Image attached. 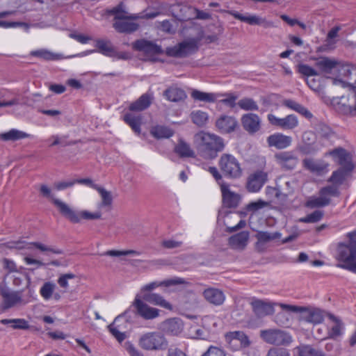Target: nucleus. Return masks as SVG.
I'll return each instance as SVG.
<instances>
[{"label": "nucleus", "mask_w": 356, "mask_h": 356, "mask_svg": "<svg viewBox=\"0 0 356 356\" xmlns=\"http://www.w3.org/2000/svg\"><path fill=\"white\" fill-rule=\"evenodd\" d=\"M31 245L43 252H51L55 254H61L63 253V250L60 249L47 246L40 242H33L31 243Z\"/></svg>", "instance_id": "nucleus-53"}, {"label": "nucleus", "mask_w": 356, "mask_h": 356, "mask_svg": "<svg viewBox=\"0 0 356 356\" xmlns=\"http://www.w3.org/2000/svg\"><path fill=\"white\" fill-rule=\"evenodd\" d=\"M266 181L267 174L263 171H257L250 175L248 179L246 188L249 192H258Z\"/></svg>", "instance_id": "nucleus-18"}, {"label": "nucleus", "mask_w": 356, "mask_h": 356, "mask_svg": "<svg viewBox=\"0 0 356 356\" xmlns=\"http://www.w3.org/2000/svg\"><path fill=\"white\" fill-rule=\"evenodd\" d=\"M140 253L136 250H130L125 251L120 250H108L104 252L102 255H107L111 257H120L122 255H139Z\"/></svg>", "instance_id": "nucleus-57"}, {"label": "nucleus", "mask_w": 356, "mask_h": 356, "mask_svg": "<svg viewBox=\"0 0 356 356\" xmlns=\"http://www.w3.org/2000/svg\"><path fill=\"white\" fill-rule=\"evenodd\" d=\"M74 277H75L74 274L66 273V274L61 275L58 277L57 282H58V284H59V286L66 291L69 287V284H68L69 280L74 279Z\"/></svg>", "instance_id": "nucleus-58"}, {"label": "nucleus", "mask_w": 356, "mask_h": 356, "mask_svg": "<svg viewBox=\"0 0 356 356\" xmlns=\"http://www.w3.org/2000/svg\"><path fill=\"white\" fill-rule=\"evenodd\" d=\"M218 165L226 177L237 179L242 175V168L239 161L230 154H223L219 159Z\"/></svg>", "instance_id": "nucleus-6"}, {"label": "nucleus", "mask_w": 356, "mask_h": 356, "mask_svg": "<svg viewBox=\"0 0 356 356\" xmlns=\"http://www.w3.org/2000/svg\"><path fill=\"white\" fill-rule=\"evenodd\" d=\"M173 134L172 129L164 126H156L151 129V134L156 138H168Z\"/></svg>", "instance_id": "nucleus-45"}, {"label": "nucleus", "mask_w": 356, "mask_h": 356, "mask_svg": "<svg viewBox=\"0 0 356 356\" xmlns=\"http://www.w3.org/2000/svg\"><path fill=\"white\" fill-rule=\"evenodd\" d=\"M190 118L193 123L199 127L206 126L209 121L208 113L200 110L192 111L190 114Z\"/></svg>", "instance_id": "nucleus-41"}, {"label": "nucleus", "mask_w": 356, "mask_h": 356, "mask_svg": "<svg viewBox=\"0 0 356 356\" xmlns=\"http://www.w3.org/2000/svg\"><path fill=\"white\" fill-rule=\"evenodd\" d=\"M222 193V204L227 208H236L238 206L241 197L239 194L230 190L229 184L222 182L220 184Z\"/></svg>", "instance_id": "nucleus-14"}, {"label": "nucleus", "mask_w": 356, "mask_h": 356, "mask_svg": "<svg viewBox=\"0 0 356 356\" xmlns=\"http://www.w3.org/2000/svg\"><path fill=\"white\" fill-rule=\"evenodd\" d=\"M56 289V284L51 282H45L40 288V293L44 300H49Z\"/></svg>", "instance_id": "nucleus-50"}, {"label": "nucleus", "mask_w": 356, "mask_h": 356, "mask_svg": "<svg viewBox=\"0 0 356 356\" xmlns=\"http://www.w3.org/2000/svg\"><path fill=\"white\" fill-rule=\"evenodd\" d=\"M21 301V298L15 293L3 294V302L6 308H10Z\"/></svg>", "instance_id": "nucleus-52"}, {"label": "nucleus", "mask_w": 356, "mask_h": 356, "mask_svg": "<svg viewBox=\"0 0 356 356\" xmlns=\"http://www.w3.org/2000/svg\"><path fill=\"white\" fill-rule=\"evenodd\" d=\"M352 170H347L346 168H340L337 170L334 171L329 178L328 181L332 182L337 188V186L342 184L346 176Z\"/></svg>", "instance_id": "nucleus-42"}, {"label": "nucleus", "mask_w": 356, "mask_h": 356, "mask_svg": "<svg viewBox=\"0 0 356 356\" xmlns=\"http://www.w3.org/2000/svg\"><path fill=\"white\" fill-rule=\"evenodd\" d=\"M1 323L10 324L13 329L27 330L29 327L28 322L24 318L2 319Z\"/></svg>", "instance_id": "nucleus-47"}, {"label": "nucleus", "mask_w": 356, "mask_h": 356, "mask_svg": "<svg viewBox=\"0 0 356 356\" xmlns=\"http://www.w3.org/2000/svg\"><path fill=\"white\" fill-rule=\"evenodd\" d=\"M191 96L195 100L204 102H214L218 97V95L214 93L204 92L198 90H193Z\"/></svg>", "instance_id": "nucleus-43"}, {"label": "nucleus", "mask_w": 356, "mask_h": 356, "mask_svg": "<svg viewBox=\"0 0 356 356\" xmlns=\"http://www.w3.org/2000/svg\"><path fill=\"white\" fill-rule=\"evenodd\" d=\"M202 296L208 302L216 306L222 305L225 300L223 291L217 288L209 287L204 289Z\"/></svg>", "instance_id": "nucleus-20"}, {"label": "nucleus", "mask_w": 356, "mask_h": 356, "mask_svg": "<svg viewBox=\"0 0 356 356\" xmlns=\"http://www.w3.org/2000/svg\"><path fill=\"white\" fill-rule=\"evenodd\" d=\"M164 96L168 100L174 102L184 100L186 97V95L184 90L179 88L174 87L170 88L165 90Z\"/></svg>", "instance_id": "nucleus-38"}, {"label": "nucleus", "mask_w": 356, "mask_h": 356, "mask_svg": "<svg viewBox=\"0 0 356 356\" xmlns=\"http://www.w3.org/2000/svg\"><path fill=\"white\" fill-rule=\"evenodd\" d=\"M152 97L149 94L142 95L136 101L131 103L129 107L131 111L140 112L147 109L152 104Z\"/></svg>", "instance_id": "nucleus-27"}, {"label": "nucleus", "mask_w": 356, "mask_h": 356, "mask_svg": "<svg viewBox=\"0 0 356 356\" xmlns=\"http://www.w3.org/2000/svg\"><path fill=\"white\" fill-rule=\"evenodd\" d=\"M259 336L266 343L275 346H289L293 341L289 332L280 329L262 330Z\"/></svg>", "instance_id": "nucleus-7"}, {"label": "nucleus", "mask_w": 356, "mask_h": 356, "mask_svg": "<svg viewBox=\"0 0 356 356\" xmlns=\"http://www.w3.org/2000/svg\"><path fill=\"white\" fill-rule=\"evenodd\" d=\"M133 49L143 51L147 54H159L162 53L161 48L152 42L145 40H138L132 44Z\"/></svg>", "instance_id": "nucleus-23"}, {"label": "nucleus", "mask_w": 356, "mask_h": 356, "mask_svg": "<svg viewBox=\"0 0 356 356\" xmlns=\"http://www.w3.org/2000/svg\"><path fill=\"white\" fill-rule=\"evenodd\" d=\"M143 296L144 300L150 304L159 306L168 310L172 309V305L160 294L155 293H145Z\"/></svg>", "instance_id": "nucleus-26"}, {"label": "nucleus", "mask_w": 356, "mask_h": 356, "mask_svg": "<svg viewBox=\"0 0 356 356\" xmlns=\"http://www.w3.org/2000/svg\"><path fill=\"white\" fill-rule=\"evenodd\" d=\"M345 64H341L339 61H338L336 59L330 58L328 57H322L320 58L316 62V66L321 70L322 72L324 73H330L332 70L337 67V66H341L343 67V65ZM343 70V68H342ZM344 72V74L347 75V72Z\"/></svg>", "instance_id": "nucleus-24"}, {"label": "nucleus", "mask_w": 356, "mask_h": 356, "mask_svg": "<svg viewBox=\"0 0 356 356\" xmlns=\"http://www.w3.org/2000/svg\"><path fill=\"white\" fill-rule=\"evenodd\" d=\"M249 234L248 232H241L229 238V244L234 249H243L248 241Z\"/></svg>", "instance_id": "nucleus-28"}, {"label": "nucleus", "mask_w": 356, "mask_h": 356, "mask_svg": "<svg viewBox=\"0 0 356 356\" xmlns=\"http://www.w3.org/2000/svg\"><path fill=\"white\" fill-rule=\"evenodd\" d=\"M56 204L60 207L61 215L72 223H80L82 219L97 220L102 218V213L100 211L94 213L86 210L77 211L72 209L64 202L56 201Z\"/></svg>", "instance_id": "nucleus-3"}, {"label": "nucleus", "mask_w": 356, "mask_h": 356, "mask_svg": "<svg viewBox=\"0 0 356 356\" xmlns=\"http://www.w3.org/2000/svg\"><path fill=\"white\" fill-rule=\"evenodd\" d=\"M227 96V98L221 100V102L230 108H233L237 105V102L236 100L238 99V97L233 94L226 95Z\"/></svg>", "instance_id": "nucleus-64"}, {"label": "nucleus", "mask_w": 356, "mask_h": 356, "mask_svg": "<svg viewBox=\"0 0 356 356\" xmlns=\"http://www.w3.org/2000/svg\"><path fill=\"white\" fill-rule=\"evenodd\" d=\"M226 341L231 343L234 340H238L242 347H248L250 344L248 337L242 331H234L226 333Z\"/></svg>", "instance_id": "nucleus-34"}, {"label": "nucleus", "mask_w": 356, "mask_h": 356, "mask_svg": "<svg viewBox=\"0 0 356 356\" xmlns=\"http://www.w3.org/2000/svg\"><path fill=\"white\" fill-rule=\"evenodd\" d=\"M164 330L172 335H177L183 329L182 323L177 318H170L164 322Z\"/></svg>", "instance_id": "nucleus-37"}, {"label": "nucleus", "mask_w": 356, "mask_h": 356, "mask_svg": "<svg viewBox=\"0 0 356 356\" xmlns=\"http://www.w3.org/2000/svg\"><path fill=\"white\" fill-rule=\"evenodd\" d=\"M40 192L41 195L47 198H49L51 200L53 204L58 208L60 211V207L56 204V201L62 202L60 200L55 198L54 195L51 193V190L49 187H48L45 184H42L40 186Z\"/></svg>", "instance_id": "nucleus-54"}, {"label": "nucleus", "mask_w": 356, "mask_h": 356, "mask_svg": "<svg viewBox=\"0 0 356 356\" xmlns=\"http://www.w3.org/2000/svg\"><path fill=\"white\" fill-rule=\"evenodd\" d=\"M348 243H340L337 248V259L341 261L337 266L356 274V232L347 234Z\"/></svg>", "instance_id": "nucleus-2"}, {"label": "nucleus", "mask_w": 356, "mask_h": 356, "mask_svg": "<svg viewBox=\"0 0 356 356\" xmlns=\"http://www.w3.org/2000/svg\"><path fill=\"white\" fill-rule=\"evenodd\" d=\"M95 46L97 50H92L90 51V53L97 51L109 57L116 55V51L109 40H97Z\"/></svg>", "instance_id": "nucleus-29"}, {"label": "nucleus", "mask_w": 356, "mask_h": 356, "mask_svg": "<svg viewBox=\"0 0 356 356\" xmlns=\"http://www.w3.org/2000/svg\"><path fill=\"white\" fill-rule=\"evenodd\" d=\"M31 55L40 58L45 60H55L59 59V56L47 49L32 51Z\"/></svg>", "instance_id": "nucleus-48"}, {"label": "nucleus", "mask_w": 356, "mask_h": 356, "mask_svg": "<svg viewBox=\"0 0 356 356\" xmlns=\"http://www.w3.org/2000/svg\"><path fill=\"white\" fill-rule=\"evenodd\" d=\"M280 304H277V305L280 306ZM276 305L277 303H272L257 298H253L250 302L253 312L259 318L273 314L275 312L274 305Z\"/></svg>", "instance_id": "nucleus-15"}, {"label": "nucleus", "mask_w": 356, "mask_h": 356, "mask_svg": "<svg viewBox=\"0 0 356 356\" xmlns=\"http://www.w3.org/2000/svg\"><path fill=\"white\" fill-rule=\"evenodd\" d=\"M241 120L243 129L250 134H254L260 129L261 119L255 113L244 114Z\"/></svg>", "instance_id": "nucleus-19"}, {"label": "nucleus", "mask_w": 356, "mask_h": 356, "mask_svg": "<svg viewBox=\"0 0 356 356\" xmlns=\"http://www.w3.org/2000/svg\"><path fill=\"white\" fill-rule=\"evenodd\" d=\"M138 24L129 21H115L113 27L119 33H131L138 29Z\"/></svg>", "instance_id": "nucleus-40"}, {"label": "nucleus", "mask_w": 356, "mask_h": 356, "mask_svg": "<svg viewBox=\"0 0 356 356\" xmlns=\"http://www.w3.org/2000/svg\"><path fill=\"white\" fill-rule=\"evenodd\" d=\"M198 49L197 41L195 39L185 40L168 51V54L176 57H186L195 53Z\"/></svg>", "instance_id": "nucleus-12"}, {"label": "nucleus", "mask_w": 356, "mask_h": 356, "mask_svg": "<svg viewBox=\"0 0 356 356\" xmlns=\"http://www.w3.org/2000/svg\"><path fill=\"white\" fill-rule=\"evenodd\" d=\"M124 122L138 134L140 133L142 117L140 115L128 113L124 115Z\"/></svg>", "instance_id": "nucleus-39"}, {"label": "nucleus", "mask_w": 356, "mask_h": 356, "mask_svg": "<svg viewBox=\"0 0 356 356\" xmlns=\"http://www.w3.org/2000/svg\"><path fill=\"white\" fill-rule=\"evenodd\" d=\"M193 143L200 154L208 159H215L225 147L224 140L221 137L204 131L194 135Z\"/></svg>", "instance_id": "nucleus-1"}, {"label": "nucleus", "mask_w": 356, "mask_h": 356, "mask_svg": "<svg viewBox=\"0 0 356 356\" xmlns=\"http://www.w3.org/2000/svg\"><path fill=\"white\" fill-rule=\"evenodd\" d=\"M139 346L146 350H162L168 347V341L159 332H149L139 339Z\"/></svg>", "instance_id": "nucleus-4"}, {"label": "nucleus", "mask_w": 356, "mask_h": 356, "mask_svg": "<svg viewBox=\"0 0 356 356\" xmlns=\"http://www.w3.org/2000/svg\"><path fill=\"white\" fill-rule=\"evenodd\" d=\"M294 350L298 356H326L321 350L307 344H301L296 347Z\"/></svg>", "instance_id": "nucleus-30"}, {"label": "nucleus", "mask_w": 356, "mask_h": 356, "mask_svg": "<svg viewBox=\"0 0 356 356\" xmlns=\"http://www.w3.org/2000/svg\"><path fill=\"white\" fill-rule=\"evenodd\" d=\"M238 106L245 111H259L261 113L265 112V110H259V106L257 102L251 97H243L237 102Z\"/></svg>", "instance_id": "nucleus-33"}, {"label": "nucleus", "mask_w": 356, "mask_h": 356, "mask_svg": "<svg viewBox=\"0 0 356 356\" xmlns=\"http://www.w3.org/2000/svg\"><path fill=\"white\" fill-rule=\"evenodd\" d=\"M280 236V234L277 232L272 234L267 232H259L257 234V237L260 242L266 243L278 238Z\"/></svg>", "instance_id": "nucleus-56"}, {"label": "nucleus", "mask_w": 356, "mask_h": 356, "mask_svg": "<svg viewBox=\"0 0 356 356\" xmlns=\"http://www.w3.org/2000/svg\"><path fill=\"white\" fill-rule=\"evenodd\" d=\"M339 191L334 186L323 187L319 191V196H312L308 198L305 205L310 209L320 208L330 204L331 197H338Z\"/></svg>", "instance_id": "nucleus-5"}, {"label": "nucleus", "mask_w": 356, "mask_h": 356, "mask_svg": "<svg viewBox=\"0 0 356 356\" xmlns=\"http://www.w3.org/2000/svg\"><path fill=\"white\" fill-rule=\"evenodd\" d=\"M266 356H290V354L285 348H271L268 351Z\"/></svg>", "instance_id": "nucleus-63"}, {"label": "nucleus", "mask_w": 356, "mask_h": 356, "mask_svg": "<svg viewBox=\"0 0 356 356\" xmlns=\"http://www.w3.org/2000/svg\"><path fill=\"white\" fill-rule=\"evenodd\" d=\"M97 191L99 193L102 198V202L99 204V207H111L113 202V197L111 192L100 186L98 187Z\"/></svg>", "instance_id": "nucleus-51"}, {"label": "nucleus", "mask_w": 356, "mask_h": 356, "mask_svg": "<svg viewBox=\"0 0 356 356\" xmlns=\"http://www.w3.org/2000/svg\"><path fill=\"white\" fill-rule=\"evenodd\" d=\"M324 212L321 210H316L305 217L299 219V221L305 223H315L319 222L323 217Z\"/></svg>", "instance_id": "nucleus-49"}, {"label": "nucleus", "mask_w": 356, "mask_h": 356, "mask_svg": "<svg viewBox=\"0 0 356 356\" xmlns=\"http://www.w3.org/2000/svg\"><path fill=\"white\" fill-rule=\"evenodd\" d=\"M127 314V312L118 315L114 320V321L108 326V328L110 331V332L115 337V338L119 341L122 342L124 341L126 338V335L124 332H121L120 330V325H118V322L124 318L125 314Z\"/></svg>", "instance_id": "nucleus-32"}, {"label": "nucleus", "mask_w": 356, "mask_h": 356, "mask_svg": "<svg viewBox=\"0 0 356 356\" xmlns=\"http://www.w3.org/2000/svg\"><path fill=\"white\" fill-rule=\"evenodd\" d=\"M202 356H226V355L222 348L211 346Z\"/></svg>", "instance_id": "nucleus-61"}, {"label": "nucleus", "mask_w": 356, "mask_h": 356, "mask_svg": "<svg viewBox=\"0 0 356 356\" xmlns=\"http://www.w3.org/2000/svg\"><path fill=\"white\" fill-rule=\"evenodd\" d=\"M75 184V179L65 180L54 183V187L57 191H63L66 188L72 187Z\"/></svg>", "instance_id": "nucleus-60"}, {"label": "nucleus", "mask_w": 356, "mask_h": 356, "mask_svg": "<svg viewBox=\"0 0 356 356\" xmlns=\"http://www.w3.org/2000/svg\"><path fill=\"white\" fill-rule=\"evenodd\" d=\"M328 317L334 325L328 330V336L326 338L335 339L341 336L344 327L342 321L332 314H328Z\"/></svg>", "instance_id": "nucleus-31"}, {"label": "nucleus", "mask_w": 356, "mask_h": 356, "mask_svg": "<svg viewBox=\"0 0 356 356\" xmlns=\"http://www.w3.org/2000/svg\"><path fill=\"white\" fill-rule=\"evenodd\" d=\"M188 284V282H186L184 278L175 277L162 282H152L149 284H147L145 286H143L141 288V292L145 291H151L154 290V289L165 286H170L174 285H179V284Z\"/></svg>", "instance_id": "nucleus-21"}, {"label": "nucleus", "mask_w": 356, "mask_h": 356, "mask_svg": "<svg viewBox=\"0 0 356 356\" xmlns=\"http://www.w3.org/2000/svg\"><path fill=\"white\" fill-rule=\"evenodd\" d=\"M269 205V202H265L261 199L255 202H251L246 206V209L248 211H257Z\"/></svg>", "instance_id": "nucleus-55"}, {"label": "nucleus", "mask_w": 356, "mask_h": 356, "mask_svg": "<svg viewBox=\"0 0 356 356\" xmlns=\"http://www.w3.org/2000/svg\"><path fill=\"white\" fill-rule=\"evenodd\" d=\"M274 156L276 163L284 170H293L298 163V158L293 152H281Z\"/></svg>", "instance_id": "nucleus-16"}, {"label": "nucleus", "mask_w": 356, "mask_h": 356, "mask_svg": "<svg viewBox=\"0 0 356 356\" xmlns=\"http://www.w3.org/2000/svg\"><path fill=\"white\" fill-rule=\"evenodd\" d=\"M237 125L236 118L228 115H222L216 122V127L221 133L232 132Z\"/></svg>", "instance_id": "nucleus-22"}, {"label": "nucleus", "mask_w": 356, "mask_h": 356, "mask_svg": "<svg viewBox=\"0 0 356 356\" xmlns=\"http://www.w3.org/2000/svg\"><path fill=\"white\" fill-rule=\"evenodd\" d=\"M225 12L233 16L235 19L246 22L250 25L261 26L266 29L275 26L273 22L268 21L265 18L256 15H250L248 13L246 15H242L236 10H226Z\"/></svg>", "instance_id": "nucleus-11"}, {"label": "nucleus", "mask_w": 356, "mask_h": 356, "mask_svg": "<svg viewBox=\"0 0 356 356\" xmlns=\"http://www.w3.org/2000/svg\"><path fill=\"white\" fill-rule=\"evenodd\" d=\"M325 156H331L334 162L341 165V168H346L347 170L353 169L350 154L343 147H339L330 150L325 154Z\"/></svg>", "instance_id": "nucleus-10"}, {"label": "nucleus", "mask_w": 356, "mask_h": 356, "mask_svg": "<svg viewBox=\"0 0 356 356\" xmlns=\"http://www.w3.org/2000/svg\"><path fill=\"white\" fill-rule=\"evenodd\" d=\"M315 130L319 137L325 139H330L334 134L332 129L322 122L316 124Z\"/></svg>", "instance_id": "nucleus-46"}, {"label": "nucleus", "mask_w": 356, "mask_h": 356, "mask_svg": "<svg viewBox=\"0 0 356 356\" xmlns=\"http://www.w3.org/2000/svg\"><path fill=\"white\" fill-rule=\"evenodd\" d=\"M175 151L181 157H195L194 151L191 148L190 145L183 140H179L175 148Z\"/></svg>", "instance_id": "nucleus-44"}, {"label": "nucleus", "mask_w": 356, "mask_h": 356, "mask_svg": "<svg viewBox=\"0 0 356 356\" xmlns=\"http://www.w3.org/2000/svg\"><path fill=\"white\" fill-rule=\"evenodd\" d=\"M269 123L282 129H293L298 125V120L296 115H288L285 118H280L273 114H268L267 116Z\"/></svg>", "instance_id": "nucleus-13"}, {"label": "nucleus", "mask_w": 356, "mask_h": 356, "mask_svg": "<svg viewBox=\"0 0 356 356\" xmlns=\"http://www.w3.org/2000/svg\"><path fill=\"white\" fill-rule=\"evenodd\" d=\"M303 166L307 170L316 175H322L327 171L328 164L321 161L312 159H305L302 161Z\"/></svg>", "instance_id": "nucleus-25"}, {"label": "nucleus", "mask_w": 356, "mask_h": 356, "mask_svg": "<svg viewBox=\"0 0 356 356\" xmlns=\"http://www.w3.org/2000/svg\"><path fill=\"white\" fill-rule=\"evenodd\" d=\"M282 105L293 111L298 112V113L301 114L302 115L305 116L307 118H311L312 117V114L310 113V111H309L302 104H299L298 102L293 99H284L282 101Z\"/></svg>", "instance_id": "nucleus-36"}, {"label": "nucleus", "mask_w": 356, "mask_h": 356, "mask_svg": "<svg viewBox=\"0 0 356 356\" xmlns=\"http://www.w3.org/2000/svg\"><path fill=\"white\" fill-rule=\"evenodd\" d=\"M270 147L282 149L289 147L292 143V138L282 133H275L270 135L266 139Z\"/></svg>", "instance_id": "nucleus-17"}, {"label": "nucleus", "mask_w": 356, "mask_h": 356, "mask_svg": "<svg viewBox=\"0 0 356 356\" xmlns=\"http://www.w3.org/2000/svg\"><path fill=\"white\" fill-rule=\"evenodd\" d=\"M29 137L30 134L15 129L0 134V140L3 141H15Z\"/></svg>", "instance_id": "nucleus-35"}, {"label": "nucleus", "mask_w": 356, "mask_h": 356, "mask_svg": "<svg viewBox=\"0 0 356 356\" xmlns=\"http://www.w3.org/2000/svg\"><path fill=\"white\" fill-rule=\"evenodd\" d=\"M298 72L307 76L319 75V73H318L314 68L305 64H300L298 65Z\"/></svg>", "instance_id": "nucleus-59"}, {"label": "nucleus", "mask_w": 356, "mask_h": 356, "mask_svg": "<svg viewBox=\"0 0 356 356\" xmlns=\"http://www.w3.org/2000/svg\"><path fill=\"white\" fill-rule=\"evenodd\" d=\"M135 309V313L144 320H153L160 316L161 310L150 306L144 300L143 296L137 294L131 305Z\"/></svg>", "instance_id": "nucleus-8"}, {"label": "nucleus", "mask_w": 356, "mask_h": 356, "mask_svg": "<svg viewBox=\"0 0 356 356\" xmlns=\"http://www.w3.org/2000/svg\"><path fill=\"white\" fill-rule=\"evenodd\" d=\"M67 136L59 137L57 135H53L49 138L48 140L51 141L50 146H55L58 145H62L63 146H67L71 145L70 143H67L65 140Z\"/></svg>", "instance_id": "nucleus-62"}, {"label": "nucleus", "mask_w": 356, "mask_h": 356, "mask_svg": "<svg viewBox=\"0 0 356 356\" xmlns=\"http://www.w3.org/2000/svg\"><path fill=\"white\" fill-rule=\"evenodd\" d=\"M280 307L286 312H302V318L309 323L318 324L323 321V312L318 309H307L295 305L280 304Z\"/></svg>", "instance_id": "nucleus-9"}]
</instances>
